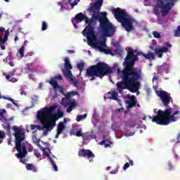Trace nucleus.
I'll list each match as a JSON object with an SVG mask.
<instances>
[{
    "instance_id": "1",
    "label": "nucleus",
    "mask_w": 180,
    "mask_h": 180,
    "mask_svg": "<svg viewBox=\"0 0 180 180\" xmlns=\"http://www.w3.org/2000/svg\"><path fill=\"white\" fill-rule=\"evenodd\" d=\"M108 13L106 12H99L97 14H93L92 18H88L82 13H79L75 16V20L77 23H81L82 20H85V23L88 25L82 32V34L87 39V43L90 47L98 49L100 51H105L106 43L105 41H101L95 34V26L98 20L100 23V29L105 37H110L115 34V27L112 22L108 19Z\"/></svg>"
},
{
    "instance_id": "2",
    "label": "nucleus",
    "mask_w": 180,
    "mask_h": 180,
    "mask_svg": "<svg viewBox=\"0 0 180 180\" xmlns=\"http://www.w3.org/2000/svg\"><path fill=\"white\" fill-rule=\"evenodd\" d=\"M137 51L129 49L127 51V55L123 63L124 69L117 70V74L121 77L122 81L117 83V89L119 92H122V89L129 88L131 92H137L140 89V82L139 79H141V69L134 68L136 61L139 60V53Z\"/></svg>"
},
{
    "instance_id": "3",
    "label": "nucleus",
    "mask_w": 180,
    "mask_h": 180,
    "mask_svg": "<svg viewBox=\"0 0 180 180\" xmlns=\"http://www.w3.org/2000/svg\"><path fill=\"white\" fill-rule=\"evenodd\" d=\"M13 130L15 133L14 137L15 139V149L18 151V153L15 154V157L19 158L20 162L22 164H26L27 161L26 160V155H27L28 151H33V146L27 143H22L25 140V133L22 131V129L18 126H13Z\"/></svg>"
},
{
    "instance_id": "4",
    "label": "nucleus",
    "mask_w": 180,
    "mask_h": 180,
    "mask_svg": "<svg viewBox=\"0 0 180 180\" xmlns=\"http://www.w3.org/2000/svg\"><path fill=\"white\" fill-rule=\"evenodd\" d=\"M56 108H57V105H53L49 108L42 109L38 112L37 119L42 123L43 122H45V123L50 122L52 126H56V121L64 116V112L60 110H58L57 114L53 115Z\"/></svg>"
},
{
    "instance_id": "5",
    "label": "nucleus",
    "mask_w": 180,
    "mask_h": 180,
    "mask_svg": "<svg viewBox=\"0 0 180 180\" xmlns=\"http://www.w3.org/2000/svg\"><path fill=\"white\" fill-rule=\"evenodd\" d=\"M113 68L109 67V65L105 63V62H98L96 65L90 66L86 70L87 77H91L90 81H94L95 77H98V78H103L105 75H109L112 74Z\"/></svg>"
},
{
    "instance_id": "6",
    "label": "nucleus",
    "mask_w": 180,
    "mask_h": 180,
    "mask_svg": "<svg viewBox=\"0 0 180 180\" xmlns=\"http://www.w3.org/2000/svg\"><path fill=\"white\" fill-rule=\"evenodd\" d=\"M171 113H172V108H167L165 111L159 110L157 115L152 118V122L161 126H167L172 122H176L179 117L175 115H179V111H175L172 115Z\"/></svg>"
},
{
    "instance_id": "7",
    "label": "nucleus",
    "mask_w": 180,
    "mask_h": 180,
    "mask_svg": "<svg viewBox=\"0 0 180 180\" xmlns=\"http://www.w3.org/2000/svg\"><path fill=\"white\" fill-rule=\"evenodd\" d=\"M111 12L113 13L116 20L121 23L127 32H131L134 29V27H133V18L130 17V15L125 10H122L119 7L117 8H112Z\"/></svg>"
},
{
    "instance_id": "8",
    "label": "nucleus",
    "mask_w": 180,
    "mask_h": 180,
    "mask_svg": "<svg viewBox=\"0 0 180 180\" xmlns=\"http://www.w3.org/2000/svg\"><path fill=\"white\" fill-rule=\"evenodd\" d=\"M167 0H155V4L153 6V12L155 16L158 18L160 16V9H161V15L162 17L167 16L172 10V8L175 6V4L178 2V0H169L165 3Z\"/></svg>"
},
{
    "instance_id": "9",
    "label": "nucleus",
    "mask_w": 180,
    "mask_h": 180,
    "mask_svg": "<svg viewBox=\"0 0 180 180\" xmlns=\"http://www.w3.org/2000/svg\"><path fill=\"white\" fill-rule=\"evenodd\" d=\"M65 69L62 68V72L66 78H68L73 84L74 86L78 88V80L74 79V76L72 75V72H71V70H72V65L70 63V59L68 58H65Z\"/></svg>"
},
{
    "instance_id": "10",
    "label": "nucleus",
    "mask_w": 180,
    "mask_h": 180,
    "mask_svg": "<svg viewBox=\"0 0 180 180\" xmlns=\"http://www.w3.org/2000/svg\"><path fill=\"white\" fill-rule=\"evenodd\" d=\"M157 95L160 98L164 106H168L171 103V101H172V97L164 90L158 91Z\"/></svg>"
},
{
    "instance_id": "11",
    "label": "nucleus",
    "mask_w": 180,
    "mask_h": 180,
    "mask_svg": "<svg viewBox=\"0 0 180 180\" xmlns=\"http://www.w3.org/2000/svg\"><path fill=\"white\" fill-rule=\"evenodd\" d=\"M5 28L0 27V47L1 50H5L6 48L5 47V43L8 41V37L9 36V32L6 31L4 34V38H2V35L4 34V31Z\"/></svg>"
},
{
    "instance_id": "12",
    "label": "nucleus",
    "mask_w": 180,
    "mask_h": 180,
    "mask_svg": "<svg viewBox=\"0 0 180 180\" xmlns=\"http://www.w3.org/2000/svg\"><path fill=\"white\" fill-rule=\"evenodd\" d=\"M79 157H86V158H95V154L89 149H79L78 152Z\"/></svg>"
},
{
    "instance_id": "13",
    "label": "nucleus",
    "mask_w": 180,
    "mask_h": 180,
    "mask_svg": "<svg viewBox=\"0 0 180 180\" xmlns=\"http://www.w3.org/2000/svg\"><path fill=\"white\" fill-rule=\"evenodd\" d=\"M47 82H49V84H50V85H51V86L53 88V89H58V91H59V92H60V94L65 95V93H64V87L58 85L57 82L53 78H51V79L49 80Z\"/></svg>"
},
{
    "instance_id": "14",
    "label": "nucleus",
    "mask_w": 180,
    "mask_h": 180,
    "mask_svg": "<svg viewBox=\"0 0 180 180\" xmlns=\"http://www.w3.org/2000/svg\"><path fill=\"white\" fill-rule=\"evenodd\" d=\"M164 53H168V47L162 46L161 48L155 49V54H156L159 58H162Z\"/></svg>"
},
{
    "instance_id": "15",
    "label": "nucleus",
    "mask_w": 180,
    "mask_h": 180,
    "mask_svg": "<svg viewBox=\"0 0 180 180\" xmlns=\"http://www.w3.org/2000/svg\"><path fill=\"white\" fill-rule=\"evenodd\" d=\"M103 4V2L99 1L96 2V4L90 8V12H94V15H98V13H96L95 11H101V7L102 6Z\"/></svg>"
},
{
    "instance_id": "16",
    "label": "nucleus",
    "mask_w": 180,
    "mask_h": 180,
    "mask_svg": "<svg viewBox=\"0 0 180 180\" xmlns=\"http://www.w3.org/2000/svg\"><path fill=\"white\" fill-rule=\"evenodd\" d=\"M65 129V125H64V122H60L58 124L57 127V134L56 135V139H58L60 137V134L64 131V129Z\"/></svg>"
},
{
    "instance_id": "17",
    "label": "nucleus",
    "mask_w": 180,
    "mask_h": 180,
    "mask_svg": "<svg viewBox=\"0 0 180 180\" xmlns=\"http://www.w3.org/2000/svg\"><path fill=\"white\" fill-rule=\"evenodd\" d=\"M45 154L46 155V157H48L49 160L50 161L51 165H52V168L53 169V171H58V167H57V165H56V162H54V160H53V158H51V156L50 155H49V153H47V152H44Z\"/></svg>"
},
{
    "instance_id": "18",
    "label": "nucleus",
    "mask_w": 180,
    "mask_h": 180,
    "mask_svg": "<svg viewBox=\"0 0 180 180\" xmlns=\"http://www.w3.org/2000/svg\"><path fill=\"white\" fill-rule=\"evenodd\" d=\"M108 95H110V96H108L109 99H112V101H119V94L117 92L109 91Z\"/></svg>"
},
{
    "instance_id": "19",
    "label": "nucleus",
    "mask_w": 180,
    "mask_h": 180,
    "mask_svg": "<svg viewBox=\"0 0 180 180\" xmlns=\"http://www.w3.org/2000/svg\"><path fill=\"white\" fill-rule=\"evenodd\" d=\"M5 122L2 124L4 129L7 131V133L8 134H11V123H9V120H8L6 118L4 119Z\"/></svg>"
},
{
    "instance_id": "20",
    "label": "nucleus",
    "mask_w": 180,
    "mask_h": 180,
    "mask_svg": "<svg viewBox=\"0 0 180 180\" xmlns=\"http://www.w3.org/2000/svg\"><path fill=\"white\" fill-rule=\"evenodd\" d=\"M142 56L146 58V60H155V56L153 53L148 52V53H142Z\"/></svg>"
},
{
    "instance_id": "21",
    "label": "nucleus",
    "mask_w": 180,
    "mask_h": 180,
    "mask_svg": "<svg viewBox=\"0 0 180 180\" xmlns=\"http://www.w3.org/2000/svg\"><path fill=\"white\" fill-rule=\"evenodd\" d=\"M127 109H131L132 108H136V105H137V101L132 100V101H127Z\"/></svg>"
},
{
    "instance_id": "22",
    "label": "nucleus",
    "mask_w": 180,
    "mask_h": 180,
    "mask_svg": "<svg viewBox=\"0 0 180 180\" xmlns=\"http://www.w3.org/2000/svg\"><path fill=\"white\" fill-rule=\"evenodd\" d=\"M26 169L28 171H32V172H36L37 171V167H36L33 164H27Z\"/></svg>"
},
{
    "instance_id": "23",
    "label": "nucleus",
    "mask_w": 180,
    "mask_h": 180,
    "mask_svg": "<svg viewBox=\"0 0 180 180\" xmlns=\"http://www.w3.org/2000/svg\"><path fill=\"white\" fill-rule=\"evenodd\" d=\"M77 93L76 91H70L68 92L66 94H65L66 101H70L71 98H72V96H75V95H77Z\"/></svg>"
},
{
    "instance_id": "24",
    "label": "nucleus",
    "mask_w": 180,
    "mask_h": 180,
    "mask_svg": "<svg viewBox=\"0 0 180 180\" xmlns=\"http://www.w3.org/2000/svg\"><path fill=\"white\" fill-rule=\"evenodd\" d=\"M84 141H89L92 140V135L89 134V133H85L83 134V136H82Z\"/></svg>"
},
{
    "instance_id": "25",
    "label": "nucleus",
    "mask_w": 180,
    "mask_h": 180,
    "mask_svg": "<svg viewBox=\"0 0 180 180\" xmlns=\"http://www.w3.org/2000/svg\"><path fill=\"white\" fill-rule=\"evenodd\" d=\"M71 1L72 0H63V4H64V2H68V4H70V5L71 6L72 9H74V6L78 5V2H77V1L71 2Z\"/></svg>"
},
{
    "instance_id": "26",
    "label": "nucleus",
    "mask_w": 180,
    "mask_h": 180,
    "mask_svg": "<svg viewBox=\"0 0 180 180\" xmlns=\"http://www.w3.org/2000/svg\"><path fill=\"white\" fill-rule=\"evenodd\" d=\"M62 102H63V105H65V106H67V105H69L72 108H74V106H76V105H77V103L75 101H72L70 103L65 102V98H64L62 99Z\"/></svg>"
},
{
    "instance_id": "27",
    "label": "nucleus",
    "mask_w": 180,
    "mask_h": 180,
    "mask_svg": "<svg viewBox=\"0 0 180 180\" xmlns=\"http://www.w3.org/2000/svg\"><path fill=\"white\" fill-rule=\"evenodd\" d=\"M6 138V134H5V131H0V144H2L4 143V139Z\"/></svg>"
},
{
    "instance_id": "28",
    "label": "nucleus",
    "mask_w": 180,
    "mask_h": 180,
    "mask_svg": "<svg viewBox=\"0 0 180 180\" xmlns=\"http://www.w3.org/2000/svg\"><path fill=\"white\" fill-rule=\"evenodd\" d=\"M18 53L21 58L25 57V46H22L20 49H18Z\"/></svg>"
},
{
    "instance_id": "29",
    "label": "nucleus",
    "mask_w": 180,
    "mask_h": 180,
    "mask_svg": "<svg viewBox=\"0 0 180 180\" xmlns=\"http://www.w3.org/2000/svg\"><path fill=\"white\" fill-rule=\"evenodd\" d=\"M85 67V63H80L77 64V68L80 72H82L84 68Z\"/></svg>"
},
{
    "instance_id": "30",
    "label": "nucleus",
    "mask_w": 180,
    "mask_h": 180,
    "mask_svg": "<svg viewBox=\"0 0 180 180\" xmlns=\"http://www.w3.org/2000/svg\"><path fill=\"white\" fill-rule=\"evenodd\" d=\"M85 117H86V114L80 115L77 117L76 120L77 122H81V120H82V119H85Z\"/></svg>"
},
{
    "instance_id": "31",
    "label": "nucleus",
    "mask_w": 180,
    "mask_h": 180,
    "mask_svg": "<svg viewBox=\"0 0 180 180\" xmlns=\"http://www.w3.org/2000/svg\"><path fill=\"white\" fill-rule=\"evenodd\" d=\"M47 27H49L47 22H46V21H43L41 25V30L44 32V30H47Z\"/></svg>"
},
{
    "instance_id": "32",
    "label": "nucleus",
    "mask_w": 180,
    "mask_h": 180,
    "mask_svg": "<svg viewBox=\"0 0 180 180\" xmlns=\"http://www.w3.org/2000/svg\"><path fill=\"white\" fill-rule=\"evenodd\" d=\"M77 137H82L84 136V134H82V129H79L76 131L75 134Z\"/></svg>"
},
{
    "instance_id": "33",
    "label": "nucleus",
    "mask_w": 180,
    "mask_h": 180,
    "mask_svg": "<svg viewBox=\"0 0 180 180\" xmlns=\"http://www.w3.org/2000/svg\"><path fill=\"white\" fill-rule=\"evenodd\" d=\"M153 35L155 39H160V37H161V34H160V32L157 31H154L153 32Z\"/></svg>"
},
{
    "instance_id": "34",
    "label": "nucleus",
    "mask_w": 180,
    "mask_h": 180,
    "mask_svg": "<svg viewBox=\"0 0 180 180\" xmlns=\"http://www.w3.org/2000/svg\"><path fill=\"white\" fill-rule=\"evenodd\" d=\"M174 36H176V37H178L180 36V25L177 27L176 30L174 32Z\"/></svg>"
},
{
    "instance_id": "35",
    "label": "nucleus",
    "mask_w": 180,
    "mask_h": 180,
    "mask_svg": "<svg viewBox=\"0 0 180 180\" xmlns=\"http://www.w3.org/2000/svg\"><path fill=\"white\" fill-rule=\"evenodd\" d=\"M31 130H36V129H40V125H30Z\"/></svg>"
},
{
    "instance_id": "36",
    "label": "nucleus",
    "mask_w": 180,
    "mask_h": 180,
    "mask_svg": "<svg viewBox=\"0 0 180 180\" xmlns=\"http://www.w3.org/2000/svg\"><path fill=\"white\" fill-rule=\"evenodd\" d=\"M55 80L56 79H59V81H63V76H61V75H58L56 76H54V77H53Z\"/></svg>"
},
{
    "instance_id": "37",
    "label": "nucleus",
    "mask_w": 180,
    "mask_h": 180,
    "mask_svg": "<svg viewBox=\"0 0 180 180\" xmlns=\"http://www.w3.org/2000/svg\"><path fill=\"white\" fill-rule=\"evenodd\" d=\"M44 128L46 129V131H44V136H47L49 133V126L44 125Z\"/></svg>"
},
{
    "instance_id": "38",
    "label": "nucleus",
    "mask_w": 180,
    "mask_h": 180,
    "mask_svg": "<svg viewBox=\"0 0 180 180\" xmlns=\"http://www.w3.org/2000/svg\"><path fill=\"white\" fill-rule=\"evenodd\" d=\"M6 113V110L5 109H1L0 110V117H4V115Z\"/></svg>"
},
{
    "instance_id": "39",
    "label": "nucleus",
    "mask_w": 180,
    "mask_h": 180,
    "mask_svg": "<svg viewBox=\"0 0 180 180\" xmlns=\"http://www.w3.org/2000/svg\"><path fill=\"white\" fill-rule=\"evenodd\" d=\"M102 139H103V141L101 142H100L101 146H103V144H105V143H106V136H103Z\"/></svg>"
},
{
    "instance_id": "40",
    "label": "nucleus",
    "mask_w": 180,
    "mask_h": 180,
    "mask_svg": "<svg viewBox=\"0 0 180 180\" xmlns=\"http://www.w3.org/2000/svg\"><path fill=\"white\" fill-rule=\"evenodd\" d=\"M129 167H130V163L126 162L123 167V170L126 171V169L129 168Z\"/></svg>"
},
{
    "instance_id": "41",
    "label": "nucleus",
    "mask_w": 180,
    "mask_h": 180,
    "mask_svg": "<svg viewBox=\"0 0 180 180\" xmlns=\"http://www.w3.org/2000/svg\"><path fill=\"white\" fill-rule=\"evenodd\" d=\"M35 155H36V157H37V158H40V160H41V154H40V153H39V151L35 152Z\"/></svg>"
},
{
    "instance_id": "42",
    "label": "nucleus",
    "mask_w": 180,
    "mask_h": 180,
    "mask_svg": "<svg viewBox=\"0 0 180 180\" xmlns=\"http://www.w3.org/2000/svg\"><path fill=\"white\" fill-rule=\"evenodd\" d=\"M72 108L73 107H72L71 105H69V107L67 108L68 113H70V112H72Z\"/></svg>"
},
{
    "instance_id": "43",
    "label": "nucleus",
    "mask_w": 180,
    "mask_h": 180,
    "mask_svg": "<svg viewBox=\"0 0 180 180\" xmlns=\"http://www.w3.org/2000/svg\"><path fill=\"white\" fill-rule=\"evenodd\" d=\"M117 172H119V168H116L114 171H111L110 174H117Z\"/></svg>"
},
{
    "instance_id": "44",
    "label": "nucleus",
    "mask_w": 180,
    "mask_h": 180,
    "mask_svg": "<svg viewBox=\"0 0 180 180\" xmlns=\"http://www.w3.org/2000/svg\"><path fill=\"white\" fill-rule=\"evenodd\" d=\"M6 99H8V101H10L11 102H12V103H13V105H16V103H15V100H13V98H6Z\"/></svg>"
},
{
    "instance_id": "45",
    "label": "nucleus",
    "mask_w": 180,
    "mask_h": 180,
    "mask_svg": "<svg viewBox=\"0 0 180 180\" xmlns=\"http://www.w3.org/2000/svg\"><path fill=\"white\" fill-rule=\"evenodd\" d=\"M128 99H130L131 101H135L136 97L134 96H129Z\"/></svg>"
},
{
    "instance_id": "46",
    "label": "nucleus",
    "mask_w": 180,
    "mask_h": 180,
    "mask_svg": "<svg viewBox=\"0 0 180 180\" xmlns=\"http://www.w3.org/2000/svg\"><path fill=\"white\" fill-rule=\"evenodd\" d=\"M169 169L171 171L174 169V166L171 163H168Z\"/></svg>"
},
{
    "instance_id": "47",
    "label": "nucleus",
    "mask_w": 180,
    "mask_h": 180,
    "mask_svg": "<svg viewBox=\"0 0 180 180\" xmlns=\"http://www.w3.org/2000/svg\"><path fill=\"white\" fill-rule=\"evenodd\" d=\"M27 56H33V53L28 52V53H26L25 57H27Z\"/></svg>"
},
{
    "instance_id": "48",
    "label": "nucleus",
    "mask_w": 180,
    "mask_h": 180,
    "mask_svg": "<svg viewBox=\"0 0 180 180\" xmlns=\"http://www.w3.org/2000/svg\"><path fill=\"white\" fill-rule=\"evenodd\" d=\"M58 5L60 6L61 8H64V6L63 5V3L61 1L58 2Z\"/></svg>"
},
{
    "instance_id": "49",
    "label": "nucleus",
    "mask_w": 180,
    "mask_h": 180,
    "mask_svg": "<svg viewBox=\"0 0 180 180\" xmlns=\"http://www.w3.org/2000/svg\"><path fill=\"white\" fill-rule=\"evenodd\" d=\"M9 65H11V67H14L15 66V63H13V62H10L9 63Z\"/></svg>"
},
{
    "instance_id": "50",
    "label": "nucleus",
    "mask_w": 180,
    "mask_h": 180,
    "mask_svg": "<svg viewBox=\"0 0 180 180\" xmlns=\"http://www.w3.org/2000/svg\"><path fill=\"white\" fill-rule=\"evenodd\" d=\"M68 53H70V54H72V53H75V51H72V50H68Z\"/></svg>"
},
{
    "instance_id": "51",
    "label": "nucleus",
    "mask_w": 180,
    "mask_h": 180,
    "mask_svg": "<svg viewBox=\"0 0 180 180\" xmlns=\"http://www.w3.org/2000/svg\"><path fill=\"white\" fill-rule=\"evenodd\" d=\"M158 78L157 77H153V81H158Z\"/></svg>"
},
{
    "instance_id": "52",
    "label": "nucleus",
    "mask_w": 180,
    "mask_h": 180,
    "mask_svg": "<svg viewBox=\"0 0 180 180\" xmlns=\"http://www.w3.org/2000/svg\"><path fill=\"white\" fill-rule=\"evenodd\" d=\"M177 140H178V141H179V140H180V131H179V133L178 134Z\"/></svg>"
},
{
    "instance_id": "53",
    "label": "nucleus",
    "mask_w": 180,
    "mask_h": 180,
    "mask_svg": "<svg viewBox=\"0 0 180 180\" xmlns=\"http://www.w3.org/2000/svg\"><path fill=\"white\" fill-rule=\"evenodd\" d=\"M26 44H27V41H25L24 44L22 46H24V47H25L26 46Z\"/></svg>"
},
{
    "instance_id": "54",
    "label": "nucleus",
    "mask_w": 180,
    "mask_h": 180,
    "mask_svg": "<svg viewBox=\"0 0 180 180\" xmlns=\"http://www.w3.org/2000/svg\"><path fill=\"white\" fill-rule=\"evenodd\" d=\"M110 145H109V144H108V143H105V148H108V147H110Z\"/></svg>"
},
{
    "instance_id": "55",
    "label": "nucleus",
    "mask_w": 180,
    "mask_h": 180,
    "mask_svg": "<svg viewBox=\"0 0 180 180\" xmlns=\"http://www.w3.org/2000/svg\"><path fill=\"white\" fill-rule=\"evenodd\" d=\"M130 165H133V160H129Z\"/></svg>"
},
{
    "instance_id": "56",
    "label": "nucleus",
    "mask_w": 180,
    "mask_h": 180,
    "mask_svg": "<svg viewBox=\"0 0 180 180\" xmlns=\"http://www.w3.org/2000/svg\"><path fill=\"white\" fill-rule=\"evenodd\" d=\"M150 49L151 50H155V49H154V46H150Z\"/></svg>"
},
{
    "instance_id": "57",
    "label": "nucleus",
    "mask_w": 180,
    "mask_h": 180,
    "mask_svg": "<svg viewBox=\"0 0 180 180\" xmlns=\"http://www.w3.org/2000/svg\"><path fill=\"white\" fill-rule=\"evenodd\" d=\"M136 105L137 106V108H140V103H136Z\"/></svg>"
},
{
    "instance_id": "58",
    "label": "nucleus",
    "mask_w": 180,
    "mask_h": 180,
    "mask_svg": "<svg viewBox=\"0 0 180 180\" xmlns=\"http://www.w3.org/2000/svg\"><path fill=\"white\" fill-rule=\"evenodd\" d=\"M6 79H9V78H11V76L7 75V76H6Z\"/></svg>"
},
{
    "instance_id": "59",
    "label": "nucleus",
    "mask_w": 180,
    "mask_h": 180,
    "mask_svg": "<svg viewBox=\"0 0 180 180\" xmlns=\"http://www.w3.org/2000/svg\"><path fill=\"white\" fill-rule=\"evenodd\" d=\"M10 144H11V139H8V145L10 146Z\"/></svg>"
},
{
    "instance_id": "60",
    "label": "nucleus",
    "mask_w": 180,
    "mask_h": 180,
    "mask_svg": "<svg viewBox=\"0 0 180 180\" xmlns=\"http://www.w3.org/2000/svg\"><path fill=\"white\" fill-rule=\"evenodd\" d=\"M46 151H48V153H51V150H50V148H47Z\"/></svg>"
},
{
    "instance_id": "61",
    "label": "nucleus",
    "mask_w": 180,
    "mask_h": 180,
    "mask_svg": "<svg viewBox=\"0 0 180 180\" xmlns=\"http://www.w3.org/2000/svg\"><path fill=\"white\" fill-rule=\"evenodd\" d=\"M18 39H19V38H18V37H15V39H14L15 41H16Z\"/></svg>"
},
{
    "instance_id": "62",
    "label": "nucleus",
    "mask_w": 180,
    "mask_h": 180,
    "mask_svg": "<svg viewBox=\"0 0 180 180\" xmlns=\"http://www.w3.org/2000/svg\"><path fill=\"white\" fill-rule=\"evenodd\" d=\"M20 95H23V90H21Z\"/></svg>"
},
{
    "instance_id": "63",
    "label": "nucleus",
    "mask_w": 180,
    "mask_h": 180,
    "mask_svg": "<svg viewBox=\"0 0 180 180\" xmlns=\"http://www.w3.org/2000/svg\"><path fill=\"white\" fill-rule=\"evenodd\" d=\"M142 119L143 120H146V119H147V117H143Z\"/></svg>"
},
{
    "instance_id": "64",
    "label": "nucleus",
    "mask_w": 180,
    "mask_h": 180,
    "mask_svg": "<svg viewBox=\"0 0 180 180\" xmlns=\"http://www.w3.org/2000/svg\"><path fill=\"white\" fill-rule=\"evenodd\" d=\"M9 106H11V104H7V108H9Z\"/></svg>"
}]
</instances>
